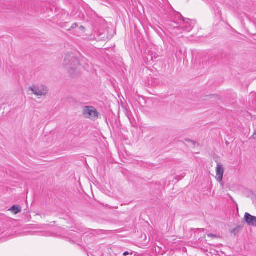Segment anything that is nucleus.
<instances>
[{"instance_id": "f257e3e1", "label": "nucleus", "mask_w": 256, "mask_h": 256, "mask_svg": "<svg viewBox=\"0 0 256 256\" xmlns=\"http://www.w3.org/2000/svg\"><path fill=\"white\" fill-rule=\"evenodd\" d=\"M64 64L71 75L74 76L76 74V70L78 68V62L75 57L70 54H66Z\"/></svg>"}, {"instance_id": "f03ea898", "label": "nucleus", "mask_w": 256, "mask_h": 256, "mask_svg": "<svg viewBox=\"0 0 256 256\" xmlns=\"http://www.w3.org/2000/svg\"><path fill=\"white\" fill-rule=\"evenodd\" d=\"M28 90L38 98L46 96L48 92V88L44 84L33 85L28 88Z\"/></svg>"}, {"instance_id": "7ed1b4c3", "label": "nucleus", "mask_w": 256, "mask_h": 256, "mask_svg": "<svg viewBox=\"0 0 256 256\" xmlns=\"http://www.w3.org/2000/svg\"><path fill=\"white\" fill-rule=\"evenodd\" d=\"M83 114L86 118L95 120L98 118V112L93 106H85L83 109Z\"/></svg>"}, {"instance_id": "20e7f679", "label": "nucleus", "mask_w": 256, "mask_h": 256, "mask_svg": "<svg viewBox=\"0 0 256 256\" xmlns=\"http://www.w3.org/2000/svg\"><path fill=\"white\" fill-rule=\"evenodd\" d=\"M224 172V168L222 166V165L220 163L218 162L216 164V179L219 182H222L223 178V175Z\"/></svg>"}, {"instance_id": "39448f33", "label": "nucleus", "mask_w": 256, "mask_h": 256, "mask_svg": "<svg viewBox=\"0 0 256 256\" xmlns=\"http://www.w3.org/2000/svg\"><path fill=\"white\" fill-rule=\"evenodd\" d=\"M244 219L248 226H252L256 227V217L252 216L248 212L244 214Z\"/></svg>"}, {"instance_id": "423d86ee", "label": "nucleus", "mask_w": 256, "mask_h": 256, "mask_svg": "<svg viewBox=\"0 0 256 256\" xmlns=\"http://www.w3.org/2000/svg\"><path fill=\"white\" fill-rule=\"evenodd\" d=\"M189 20L183 19L184 24L185 26H182V29L184 32H188L192 30V26L189 24Z\"/></svg>"}, {"instance_id": "0eeeda50", "label": "nucleus", "mask_w": 256, "mask_h": 256, "mask_svg": "<svg viewBox=\"0 0 256 256\" xmlns=\"http://www.w3.org/2000/svg\"><path fill=\"white\" fill-rule=\"evenodd\" d=\"M14 214H17L21 212V207L19 206L14 205L10 209Z\"/></svg>"}, {"instance_id": "6e6552de", "label": "nucleus", "mask_w": 256, "mask_h": 256, "mask_svg": "<svg viewBox=\"0 0 256 256\" xmlns=\"http://www.w3.org/2000/svg\"><path fill=\"white\" fill-rule=\"evenodd\" d=\"M176 25H177V24L174 22H171L170 24H168V26L170 27V29L172 30H180V26H176Z\"/></svg>"}, {"instance_id": "1a4fd4ad", "label": "nucleus", "mask_w": 256, "mask_h": 256, "mask_svg": "<svg viewBox=\"0 0 256 256\" xmlns=\"http://www.w3.org/2000/svg\"><path fill=\"white\" fill-rule=\"evenodd\" d=\"M182 32H184L182 27V28L180 27V30H174L173 32L174 33L176 34L179 35V34H182Z\"/></svg>"}, {"instance_id": "9d476101", "label": "nucleus", "mask_w": 256, "mask_h": 256, "mask_svg": "<svg viewBox=\"0 0 256 256\" xmlns=\"http://www.w3.org/2000/svg\"><path fill=\"white\" fill-rule=\"evenodd\" d=\"M252 138L253 139H256V129L254 130L253 135L252 136Z\"/></svg>"}, {"instance_id": "9b49d317", "label": "nucleus", "mask_w": 256, "mask_h": 256, "mask_svg": "<svg viewBox=\"0 0 256 256\" xmlns=\"http://www.w3.org/2000/svg\"><path fill=\"white\" fill-rule=\"evenodd\" d=\"M208 237H210V238H216V236H215V235H214V234H208Z\"/></svg>"}, {"instance_id": "f8f14e48", "label": "nucleus", "mask_w": 256, "mask_h": 256, "mask_svg": "<svg viewBox=\"0 0 256 256\" xmlns=\"http://www.w3.org/2000/svg\"><path fill=\"white\" fill-rule=\"evenodd\" d=\"M77 26V24L74 23V24H72V28H76V27Z\"/></svg>"}, {"instance_id": "ddd939ff", "label": "nucleus", "mask_w": 256, "mask_h": 256, "mask_svg": "<svg viewBox=\"0 0 256 256\" xmlns=\"http://www.w3.org/2000/svg\"><path fill=\"white\" fill-rule=\"evenodd\" d=\"M130 254V253L128 252H124L123 253V256H126Z\"/></svg>"}, {"instance_id": "4468645a", "label": "nucleus", "mask_w": 256, "mask_h": 256, "mask_svg": "<svg viewBox=\"0 0 256 256\" xmlns=\"http://www.w3.org/2000/svg\"><path fill=\"white\" fill-rule=\"evenodd\" d=\"M80 28L81 30H84V26H80Z\"/></svg>"}, {"instance_id": "2eb2a0df", "label": "nucleus", "mask_w": 256, "mask_h": 256, "mask_svg": "<svg viewBox=\"0 0 256 256\" xmlns=\"http://www.w3.org/2000/svg\"><path fill=\"white\" fill-rule=\"evenodd\" d=\"M180 17H182V18H184L182 16L180 15Z\"/></svg>"}]
</instances>
